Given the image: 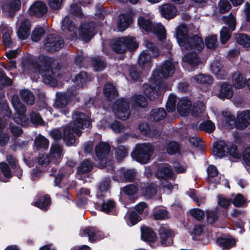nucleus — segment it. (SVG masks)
<instances>
[{
	"mask_svg": "<svg viewBox=\"0 0 250 250\" xmlns=\"http://www.w3.org/2000/svg\"><path fill=\"white\" fill-rule=\"evenodd\" d=\"M175 71L174 64L170 60H166L162 66L157 68L149 79L150 84L145 85L144 94L150 101L161 102L163 91L166 90L164 78L171 77Z\"/></svg>",
	"mask_w": 250,
	"mask_h": 250,
	"instance_id": "nucleus-1",
	"label": "nucleus"
},
{
	"mask_svg": "<svg viewBox=\"0 0 250 250\" xmlns=\"http://www.w3.org/2000/svg\"><path fill=\"white\" fill-rule=\"evenodd\" d=\"M188 30L185 24L178 25L176 28V39L179 45L197 55L204 49L203 39L197 35H188Z\"/></svg>",
	"mask_w": 250,
	"mask_h": 250,
	"instance_id": "nucleus-2",
	"label": "nucleus"
},
{
	"mask_svg": "<svg viewBox=\"0 0 250 250\" xmlns=\"http://www.w3.org/2000/svg\"><path fill=\"white\" fill-rule=\"evenodd\" d=\"M53 62L51 57L43 55H41L36 59L30 60L32 67L42 75L43 82L54 86L57 84V81L56 72L52 67Z\"/></svg>",
	"mask_w": 250,
	"mask_h": 250,
	"instance_id": "nucleus-3",
	"label": "nucleus"
},
{
	"mask_svg": "<svg viewBox=\"0 0 250 250\" xmlns=\"http://www.w3.org/2000/svg\"><path fill=\"white\" fill-rule=\"evenodd\" d=\"M111 47L119 54L125 53L127 51L133 52L139 47V42L133 36L121 37L114 39Z\"/></svg>",
	"mask_w": 250,
	"mask_h": 250,
	"instance_id": "nucleus-4",
	"label": "nucleus"
},
{
	"mask_svg": "<svg viewBox=\"0 0 250 250\" xmlns=\"http://www.w3.org/2000/svg\"><path fill=\"white\" fill-rule=\"evenodd\" d=\"M73 121L70 122L63 129L62 139L66 146H72L76 141L78 136V111L75 110L72 115Z\"/></svg>",
	"mask_w": 250,
	"mask_h": 250,
	"instance_id": "nucleus-5",
	"label": "nucleus"
},
{
	"mask_svg": "<svg viewBox=\"0 0 250 250\" xmlns=\"http://www.w3.org/2000/svg\"><path fill=\"white\" fill-rule=\"evenodd\" d=\"M154 148L149 143L137 144L131 155L133 159L142 164H147L150 160Z\"/></svg>",
	"mask_w": 250,
	"mask_h": 250,
	"instance_id": "nucleus-6",
	"label": "nucleus"
},
{
	"mask_svg": "<svg viewBox=\"0 0 250 250\" xmlns=\"http://www.w3.org/2000/svg\"><path fill=\"white\" fill-rule=\"evenodd\" d=\"M44 49L49 53H54L63 48L64 45L63 39L56 34H50L47 36L44 41Z\"/></svg>",
	"mask_w": 250,
	"mask_h": 250,
	"instance_id": "nucleus-7",
	"label": "nucleus"
},
{
	"mask_svg": "<svg viewBox=\"0 0 250 250\" xmlns=\"http://www.w3.org/2000/svg\"><path fill=\"white\" fill-rule=\"evenodd\" d=\"M61 28L67 39L73 41L78 38L77 26L68 16H66L62 20Z\"/></svg>",
	"mask_w": 250,
	"mask_h": 250,
	"instance_id": "nucleus-8",
	"label": "nucleus"
},
{
	"mask_svg": "<svg viewBox=\"0 0 250 250\" xmlns=\"http://www.w3.org/2000/svg\"><path fill=\"white\" fill-rule=\"evenodd\" d=\"M96 24L94 21L82 23L79 26V39L89 42L96 34Z\"/></svg>",
	"mask_w": 250,
	"mask_h": 250,
	"instance_id": "nucleus-9",
	"label": "nucleus"
},
{
	"mask_svg": "<svg viewBox=\"0 0 250 250\" xmlns=\"http://www.w3.org/2000/svg\"><path fill=\"white\" fill-rule=\"evenodd\" d=\"M79 235L81 237H87L89 241L91 243L100 241L104 238V234L102 231L96 227L91 226L81 228Z\"/></svg>",
	"mask_w": 250,
	"mask_h": 250,
	"instance_id": "nucleus-10",
	"label": "nucleus"
},
{
	"mask_svg": "<svg viewBox=\"0 0 250 250\" xmlns=\"http://www.w3.org/2000/svg\"><path fill=\"white\" fill-rule=\"evenodd\" d=\"M129 106V102L126 99L120 98L116 101L114 109L119 119L124 121L129 118L130 115Z\"/></svg>",
	"mask_w": 250,
	"mask_h": 250,
	"instance_id": "nucleus-11",
	"label": "nucleus"
},
{
	"mask_svg": "<svg viewBox=\"0 0 250 250\" xmlns=\"http://www.w3.org/2000/svg\"><path fill=\"white\" fill-rule=\"evenodd\" d=\"M158 232L162 246L165 247L171 246L173 244L175 233L167 226H161L159 229Z\"/></svg>",
	"mask_w": 250,
	"mask_h": 250,
	"instance_id": "nucleus-12",
	"label": "nucleus"
},
{
	"mask_svg": "<svg viewBox=\"0 0 250 250\" xmlns=\"http://www.w3.org/2000/svg\"><path fill=\"white\" fill-rule=\"evenodd\" d=\"M12 104L14 107L16 114L15 117L12 115L11 118L16 122L21 123H26L28 119L26 116V108L19 100L14 101L12 100Z\"/></svg>",
	"mask_w": 250,
	"mask_h": 250,
	"instance_id": "nucleus-13",
	"label": "nucleus"
},
{
	"mask_svg": "<svg viewBox=\"0 0 250 250\" xmlns=\"http://www.w3.org/2000/svg\"><path fill=\"white\" fill-rule=\"evenodd\" d=\"M95 208L106 214L116 215L117 211L116 207V203L113 199H108L107 201L103 200L101 204H95Z\"/></svg>",
	"mask_w": 250,
	"mask_h": 250,
	"instance_id": "nucleus-14",
	"label": "nucleus"
},
{
	"mask_svg": "<svg viewBox=\"0 0 250 250\" xmlns=\"http://www.w3.org/2000/svg\"><path fill=\"white\" fill-rule=\"evenodd\" d=\"M134 14L132 11L121 14L118 22V29L119 31H125L133 22Z\"/></svg>",
	"mask_w": 250,
	"mask_h": 250,
	"instance_id": "nucleus-15",
	"label": "nucleus"
},
{
	"mask_svg": "<svg viewBox=\"0 0 250 250\" xmlns=\"http://www.w3.org/2000/svg\"><path fill=\"white\" fill-rule=\"evenodd\" d=\"M250 125V110H246L241 112L234 122L235 127L240 130L247 128Z\"/></svg>",
	"mask_w": 250,
	"mask_h": 250,
	"instance_id": "nucleus-16",
	"label": "nucleus"
},
{
	"mask_svg": "<svg viewBox=\"0 0 250 250\" xmlns=\"http://www.w3.org/2000/svg\"><path fill=\"white\" fill-rule=\"evenodd\" d=\"M29 11L31 15L42 18L47 12V7L44 2L36 1L30 7Z\"/></svg>",
	"mask_w": 250,
	"mask_h": 250,
	"instance_id": "nucleus-17",
	"label": "nucleus"
},
{
	"mask_svg": "<svg viewBox=\"0 0 250 250\" xmlns=\"http://www.w3.org/2000/svg\"><path fill=\"white\" fill-rule=\"evenodd\" d=\"M110 150L109 144L106 142H100L95 146L96 155L100 160L105 159L108 156Z\"/></svg>",
	"mask_w": 250,
	"mask_h": 250,
	"instance_id": "nucleus-18",
	"label": "nucleus"
},
{
	"mask_svg": "<svg viewBox=\"0 0 250 250\" xmlns=\"http://www.w3.org/2000/svg\"><path fill=\"white\" fill-rule=\"evenodd\" d=\"M216 243L224 250H229L235 246L236 240L231 235H223L216 239Z\"/></svg>",
	"mask_w": 250,
	"mask_h": 250,
	"instance_id": "nucleus-19",
	"label": "nucleus"
},
{
	"mask_svg": "<svg viewBox=\"0 0 250 250\" xmlns=\"http://www.w3.org/2000/svg\"><path fill=\"white\" fill-rule=\"evenodd\" d=\"M228 146L223 140H219L214 143L213 146V152L216 156L222 158L227 155Z\"/></svg>",
	"mask_w": 250,
	"mask_h": 250,
	"instance_id": "nucleus-20",
	"label": "nucleus"
},
{
	"mask_svg": "<svg viewBox=\"0 0 250 250\" xmlns=\"http://www.w3.org/2000/svg\"><path fill=\"white\" fill-rule=\"evenodd\" d=\"M136 171L134 169L121 168L117 175L120 176L119 180L125 182H133L135 180Z\"/></svg>",
	"mask_w": 250,
	"mask_h": 250,
	"instance_id": "nucleus-21",
	"label": "nucleus"
},
{
	"mask_svg": "<svg viewBox=\"0 0 250 250\" xmlns=\"http://www.w3.org/2000/svg\"><path fill=\"white\" fill-rule=\"evenodd\" d=\"M141 237L145 242H155L157 239L156 233L150 227L144 226L141 229Z\"/></svg>",
	"mask_w": 250,
	"mask_h": 250,
	"instance_id": "nucleus-22",
	"label": "nucleus"
},
{
	"mask_svg": "<svg viewBox=\"0 0 250 250\" xmlns=\"http://www.w3.org/2000/svg\"><path fill=\"white\" fill-rule=\"evenodd\" d=\"M157 188L156 184L152 182L147 183L141 187V190L146 199H151L157 193Z\"/></svg>",
	"mask_w": 250,
	"mask_h": 250,
	"instance_id": "nucleus-23",
	"label": "nucleus"
},
{
	"mask_svg": "<svg viewBox=\"0 0 250 250\" xmlns=\"http://www.w3.org/2000/svg\"><path fill=\"white\" fill-rule=\"evenodd\" d=\"M62 146L59 143L51 145L49 156L51 160H54V163H58L62 157Z\"/></svg>",
	"mask_w": 250,
	"mask_h": 250,
	"instance_id": "nucleus-24",
	"label": "nucleus"
},
{
	"mask_svg": "<svg viewBox=\"0 0 250 250\" xmlns=\"http://www.w3.org/2000/svg\"><path fill=\"white\" fill-rule=\"evenodd\" d=\"M155 175L158 179L169 180L172 177L173 171L169 167L162 165L158 167Z\"/></svg>",
	"mask_w": 250,
	"mask_h": 250,
	"instance_id": "nucleus-25",
	"label": "nucleus"
},
{
	"mask_svg": "<svg viewBox=\"0 0 250 250\" xmlns=\"http://www.w3.org/2000/svg\"><path fill=\"white\" fill-rule=\"evenodd\" d=\"M233 86L237 89H241L245 87L247 82L245 76L239 71L234 72L231 76Z\"/></svg>",
	"mask_w": 250,
	"mask_h": 250,
	"instance_id": "nucleus-26",
	"label": "nucleus"
},
{
	"mask_svg": "<svg viewBox=\"0 0 250 250\" xmlns=\"http://www.w3.org/2000/svg\"><path fill=\"white\" fill-rule=\"evenodd\" d=\"M233 93L232 86L226 82H223L221 84L218 96L221 99H230L233 96Z\"/></svg>",
	"mask_w": 250,
	"mask_h": 250,
	"instance_id": "nucleus-27",
	"label": "nucleus"
},
{
	"mask_svg": "<svg viewBox=\"0 0 250 250\" xmlns=\"http://www.w3.org/2000/svg\"><path fill=\"white\" fill-rule=\"evenodd\" d=\"M138 63L140 67L143 69L148 68L151 67V56L147 50L143 51L139 55Z\"/></svg>",
	"mask_w": 250,
	"mask_h": 250,
	"instance_id": "nucleus-28",
	"label": "nucleus"
},
{
	"mask_svg": "<svg viewBox=\"0 0 250 250\" xmlns=\"http://www.w3.org/2000/svg\"><path fill=\"white\" fill-rule=\"evenodd\" d=\"M161 13L164 18L171 19L177 15V9L172 4H165L162 5Z\"/></svg>",
	"mask_w": 250,
	"mask_h": 250,
	"instance_id": "nucleus-29",
	"label": "nucleus"
},
{
	"mask_svg": "<svg viewBox=\"0 0 250 250\" xmlns=\"http://www.w3.org/2000/svg\"><path fill=\"white\" fill-rule=\"evenodd\" d=\"M208 178L206 181L208 183H214L215 184H219L220 183V178H214L217 177L219 174V171L217 167L213 165H209L207 168Z\"/></svg>",
	"mask_w": 250,
	"mask_h": 250,
	"instance_id": "nucleus-30",
	"label": "nucleus"
},
{
	"mask_svg": "<svg viewBox=\"0 0 250 250\" xmlns=\"http://www.w3.org/2000/svg\"><path fill=\"white\" fill-rule=\"evenodd\" d=\"M191 106V102L188 98H184L179 100L177 103L178 111L181 115L187 116L189 113V109Z\"/></svg>",
	"mask_w": 250,
	"mask_h": 250,
	"instance_id": "nucleus-31",
	"label": "nucleus"
},
{
	"mask_svg": "<svg viewBox=\"0 0 250 250\" xmlns=\"http://www.w3.org/2000/svg\"><path fill=\"white\" fill-rule=\"evenodd\" d=\"M103 93L108 101H112L118 97V92L116 87L111 83L104 84L103 88Z\"/></svg>",
	"mask_w": 250,
	"mask_h": 250,
	"instance_id": "nucleus-32",
	"label": "nucleus"
},
{
	"mask_svg": "<svg viewBox=\"0 0 250 250\" xmlns=\"http://www.w3.org/2000/svg\"><path fill=\"white\" fill-rule=\"evenodd\" d=\"M51 198L48 195L39 196L37 200L34 202V206L41 209L46 211L51 204Z\"/></svg>",
	"mask_w": 250,
	"mask_h": 250,
	"instance_id": "nucleus-33",
	"label": "nucleus"
},
{
	"mask_svg": "<svg viewBox=\"0 0 250 250\" xmlns=\"http://www.w3.org/2000/svg\"><path fill=\"white\" fill-rule=\"evenodd\" d=\"M74 96V92L71 91H69L68 94L60 93L58 94L57 98L55 102L56 106L58 108L65 107L68 104L69 98Z\"/></svg>",
	"mask_w": 250,
	"mask_h": 250,
	"instance_id": "nucleus-34",
	"label": "nucleus"
},
{
	"mask_svg": "<svg viewBox=\"0 0 250 250\" xmlns=\"http://www.w3.org/2000/svg\"><path fill=\"white\" fill-rule=\"evenodd\" d=\"M30 23L27 21H22L18 31V35L20 39L23 40L28 38L30 35Z\"/></svg>",
	"mask_w": 250,
	"mask_h": 250,
	"instance_id": "nucleus-35",
	"label": "nucleus"
},
{
	"mask_svg": "<svg viewBox=\"0 0 250 250\" xmlns=\"http://www.w3.org/2000/svg\"><path fill=\"white\" fill-rule=\"evenodd\" d=\"M166 115V112L163 108L153 109L150 112V119L152 121L157 122L165 119Z\"/></svg>",
	"mask_w": 250,
	"mask_h": 250,
	"instance_id": "nucleus-36",
	"label": "nucleus"
},
{
	"mask_svg": "<svg viewBox=\"0 0 250 250\" xmlns=\"http://www.w3.org/2000/svg\"><path fill=\"white\" fill-rule=\"evenodd\" d=\"M150 32L156 35L160 41H163L166 38V30L164 26L161 23L158 24L156 26L153 24Z\"/></svg>",
	"mask_w": 250,
	"mask_h": 250,
	"instance_id": "nucleus-37",
	"label": "nucleus"
},
{
	"mask_svg": "<svg viewBox=\"0 0 250 250\" xmlns=\"http://www.w3.org/2000/svg\"><path fill=\"white\" fill-rule=\"evenodd\" d=\"M138 24L139 26L147 33L151 32L153 23L149 19H145L143 16H140L138 19Z\"/></svg>",
	"mask_w": 250,
	"mask_h": 250,
	"instance_id": "nucleus-38",
	"label": "nucleus"
},
{
	"mask_svg": "<svg viewBox=\"0 0 250 250\" xmlns=\"http://www.w3.org/2000/svg\"><path fill=\"white\" fill-rule=\"evenodd\" d=\"M93 164L89 159H85L79 165V180L82 179L81 173L90 172L93 168Z\"/></svg>",
	"mask_w": 250,
	"mask_h": 250,
	"instance_id": "nucleus-39",
	"label": "nucleus"
},
{
	"mask_svg": "<svg viewBox=\"0 0 250 250\" xmlns=\"http://www.w3.org/2000/svg\"><path fill=\"white\" fill-rule=\"evenodd\" d=\"M235 39L237 43L244 47L250 46V37L244 33H237L234 34Z\"/></svg>",
	"mask_w": 250,
	"mask_h": 250,
	"instance_id": "nucleus-40",
	"label": "nucleus"
},
{
	"mask_svg": "<svg viewBox=\"0 0 250 250\" xmlns=\"http://www.w3.org/2000/svg\"><path fill=\"white\" fill-rule=\"evenodd\" d=\"M20 95L22 100L29 105H32L34 103L35 97L33 93L29 90L22 89L20 91Z\"/></svg>",
	"mask_w": 250,
	"mask_h": 250,
	"instance_id": "nucleus-41",
	"label": "nucleus"
},
{
	"mask_svg": "<svg viewBox=\"0 0 250 250\" xmlns=\"http://www.w3.org/2000/svg\"><path fill=\"white\" fill-rule=\"evenodd\" d=\"M193 80L196 82L207 85L211 84L213 82L212 77L209 75L204 74H199L196 75L193 78Z\"/></svg>",
	"mask_w": 250,
	"mask_h": 250,
	"instance_id": "nucleus-42",
	"label": "nucleus"
},
{
	"mask_svg": "<svg viewBox=\"0 0 250 250\" xmlns=\"http://www.w3.org/2000/svg\"><path fill=\"white\" fill-rule=\"evenodd\" d=\"M68 168H61L59 169L58 173L55 176L54 178V186L61 188V183L62 179L65 177H68L69 175L67 172L69 170H67Z\"/></svg>",
	"mask_w": 250,
	"mask_h": 250,
	"instance_id": "nucleus-43",
	"label": "nucleus"
},
{
	"mask_svg": "<svg viewBox=\"0 0 250 250\" xmlns=\"http://www.w3.org/2000/svg\"><path fill=\"white\" fill-rule=\"evenodd\" d=\"M34 144L38 150L47 149L49 146V141L44 136L40 135L35 138Z\"/></svg>",
	"mask_w": 250,
	"mask_h": 250,
	"instance_id": "nucleus-44",
	"label": "nucleus"
},
{
	"mask_svg": "<svg viewBox=\"0 0 250 250\" xmlns=\"http://www.w3.org/2000/svg\"><path fill=\"white\" fill-rule=\"evenodd\" d=\"M215 126L213 122L210 120L202 122L199 125V130L203 131L208 133H211L214 131Z\"/></svg>",
	"mask_w": 250,
	"mask_h": 250,
	"instance_id": "nucleus-45",
	"label": "nucleus"
},
{
	"mask_svg": "<svg viewBox=\"0 0 250 250\" xmlns=\"http://www.w3.org/2000/svg\"><path fill=\"white\" fill-rule=\"evenodd\" d=\"M180 146L178 143L171 141L168 143L166 147V151L169 155L180 153Z\"/></svg>",
	"mask_w": 250,
	"mask_h": 250,
	"instance_id": "nucleus-46",
	"label": "nucleus"
},
{
	"mask_svg": "<svg viewBox=\"0 0 250 250\" xmlns=\"http://www.w3.org/2000/svg\"><path fill=\"white\" fill-rule=\"evenodd\" d=\"M90 189L81 188L79 189V208L81 205L84 206L87 203V197L90 196Z\"/></svg>",
	"mask_w": 250,
	"mask_h": 250,
	"instance_id": "nucleus-47",
	"label": "nucleus"
},
{
	"mask_svg": "<svg viewBox=\"0 0 250 250\" xmlns=\"http://www.w3.org/2000/svg\"><path fill=\"white\" fill-rule=\"evenodd\" d=\"M205 110V107L202 102L197 101L193 104L192 108V114L193 116L198 117L203 114Z\"/></svg>",
	"mask_w": 250,
	"mask_h": 250,
	"instance_id": "nucleus-48",
	"label": "nucleus"
},
{
	"mask_svg": "<svg viewBox=\"0 0 250 250\" xmlns=\"http://www.w3.org/2000/svg\"><path fill=\"white\" fill-rule=\"evenodd\" d=\"M148 205L145 202H141L136 205L134 209L139 215L145 217L147 215Z\"/></svg>",
	"mask_w": 250,
	"mask_h": 250,
	"instance_id": "nucleus-49",
	"label": "nucleus"
},
{
	"mask_svg": "<svg viewBox=\"0 0 250 250\" xmlns=\"http://www.w3.org/2000/svg\"><path fill=\"white\" fill-rule=\"evenodd\" d=\"M7 6L9 9V13L12 12L14 14L21 9V0H7Z\"/></svg>",
	"mask_w": 250,
	"mask_h": 250,
	"instance_id": "nucleus-50",
	"label": "nucleus"
},
{
	"mask_svg": "<svg viewBox=\"0 0 250 250\" xmlns=\"http://www.w3.org/2000/svg\"><path fill=\"white\" fill-rule=\"evenodd\" d=\"M128 72L129 76L130 77L131 80L134 82L141 81L142 73L140 71L137 70L136 67L134 66H130L129 68Z\"/></svg>",
	"mask_w": 250,
	"mask_h": 250,
	"instance_id": "nucleus-51",
	"label": "nucleus"
},
{
	"mask_svg": "<svg viewBox=\"0 0 250 250\" xmlns=\"http://www.w3.org/2000/svg\"><path fill=\"white\" fill-rule=\"evenodd\" d=\"M222 20L225 24L229 26V29L231 32L234 31L236 27L235 18L232 14H229L228 16H223Z\"/></svg>",
	"mask_w": 250,
	"mask_h": 250,
	"instance_id": "nucleus-52",
	"label": "nucleus"
},
{
	"mask_svg": "<svg viewBox=\"0 0 250 250\" xmlns=\"http://www.w3.org/2000/svg\"><path fill=\"white\" fill-rule=\"evenodd\" d=\"M30 120L31 123L35 126L42 125L44 122L39 113L32 111L30 114Z\"/></svg>",
	"mask_w": 250,
	"mask_h": 250,
	"instance_id": "nucleus-53",
	"label": "nucleus"
},
{
	"mask_svg": "<svg viewBox=\"0 0 250 250\" xmlns=\"http://www.w3.org/2000/svg\"><path fill=\"white\" fill-rule=\"evenodd\" d=\"M91 125V123L88 116L84 113L79 112V129L88 128Z\"/></svg>",
	"mask_w": 250,
	"mask_h": 250,
	"instance_id": "nucleus-54",
	"label": "nucleus"
},
{
	"mask_svg": "<svg viewBox=\"0 0 250 250\" xmlns=\"http://www.w3.org/2000/svg\"><path fill=\"white\" fill-rule=\"evenodd\" d=\"M110 12L101 4H98L96 7L95 16L99 19L104 20L105 16L109 15Z\"/></svg>",
	"mask_w": 250,
	"mask_h": 250,
	"instance_id": "nucleus-55",
	"label": "nucleus"
},
{
	"mask_svg": "<svg viewBox=\"0 0 250 250\" xmlns=\"http://www.w3.org/2000/svg\"><path fill=\"white\" fill-rule=\"evenodd\" d=\"M0 116L11 118L12 111L10 110L8 104L6 102H1L0 99Z\"/></svg>",
	"mask_w": 250,
	"mask_h": 250,
	"instance_id": "nucleus-56",
	"label": "nucleus"
},
{
	"mask_svg": "<svg viewBox=\"0 0 250 250\" xmlns=\"http://www.w3.org/2000/svg\"><path fill=\"white\" fill-rule=\"evenodd\" d=\"M92 80L90 74L84 71L79 72V87H83L87 82H91Z\"/></svg>",
	"mask_w": 250,
	"mask_h": 250,
	"instance_id": "nucleus-57",
	"label": "nucleus"
},
{
	"mask_svg": "<svg viewBox=\"0 0 250 250\" xmlns=\"http://www.w3.org/2000/svg\"><path fill=\"white\" fill-rule=\"evenodd\" d=\"M138 190V186L133 184L126 185L123 187L121 190L127 196L135 195L137 192Z\"/></svg>",
	"mask_w": 250,
	"mask_h": 250,
	"instance_id": "nucleus-58",
	"label": "nucleus"
},
{
	"mask_svg": "<svg viewBox=\"0 0 250 250\" xmlns=\"http://www.w3.org/2000/svg\"><path fill=\"white\" fill-rule=\"evenodd\" d=\"M232 203L235 207H242L247 203V199L241 193H237L232 200Z\"/></svg>",
	"mask_w": 250,
	"mask_h": 250,
	"instance_id": "nucleus-59",
	"label": "nucleus"
},
{
	"mask_svg": "<svg viewBox=\"0 0 250 250\" xmlns=\"http://www.w3.org/2000/svg\"><path fill=\"white\" fill-rule=\"evenodd\" d=\"M45 31L43 28L40 27L35 28L31 34V38L34 42H39L45 34Z\"/></svg>",
	"mask_w": 250,
	"mask_h": 250,
	"instance_id": "nucleus-60",
	"label": "nucleus"
},
{
	"mask_svg": "<svg viewBox=\"0 0 250 250\" xmlns=\"http://www.w3.org/2000/svg\"><path fill=\"white\" fill-rule=\"evenodd\" d=\"M141 220V217L135 211L132 210L128 215L127 223L128 226H133L137 224Z\"/></svg>",
	"mask_w": 250,
	"mask_h": 250,
	"instance_id": "nucleus-61",
	"label": "nucleus"
},
{
	"mask_svg": "<svg viewBox=\"0 0 250 250\" xmlns=\"http://www.w3.org/2000/svg\"><path fill=\"white\" fill-rule=\"evenodd\" d=\"M231 32L227 26H223L220 31V41L222 44L228 42L231 37Z\"/></svg>",
	"mask_w": 250,
	"mask_h": 250,
	"instance_id": "nucleus-62",
	"label": "nucleus"
},
{
	"mask_svg": "<svg viewBox=\"0 0 250 250\" xmlns=\"http://www.w3.org/2000/svg\"><path fill=\"white\" fill-rule=\"evenodd\" d=\"M111 181L110 177H107L104 178V180L100 182L99 185V189L101 194L100 196L103 197L104 195L102 193L107 191L110 188Z\"/></svg>",
	"mask_w": 250,
	"mask_h": 250,
	"instance_id": "nucleus-63",
	"label": "nucleus"
},
{
	"mask_svg": "<svg viewBox=\"0 0 250 250\" xmlns=\"http://www.w3.org/2000/svg\"><path fill=\"white\" fill-rule=\"evenodd\" d=\"M145 43L148 51L152 54V57H156L159 55V49L154 43L148 40L146 41Z\"/></svg>",
	"mask_w": 250,
	"mask_h": 250,
	"instance_id": "nucleus-64",
	"label": "nucleus"
}]
</instances>
